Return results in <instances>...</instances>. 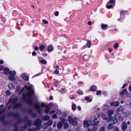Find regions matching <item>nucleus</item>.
Instances as JSON below:
<instances>
[{"label": "nucleus", "instance_id": "1", "mask_svg": "<svg viewBox=\"0 0 131 131\" xmlns=\"http://www.w3.org/2000/svg\"><path fill=\"white\" fill-rule=\"evenodd\" d=\"M25 88L29 90L26 93L24 94L23 95L22 98L23 100H25L28 104L30 105L32 104V100L30 98V96L34 94V91L30 90L31 87L25 86Z\"/></svg>", "mask_w": 131, "mask_h": 131}, {"label": "nucleus", "instance_id": "2", "mask_svg": "<svg viewBox=\"0 0 131 131\" xmlns=\"http://www.w3.org/2000/svg\"><path fill=\"white\" fill-rule=\"evenodd\" d=\"M90 121V124L93 126H97L99 124V122L97 121V118L95 116H94L91 117Z\"/></svg>", "mask_w": 131, "mask_h": 131}, {"label": "nucleus", "instance_id": "3", "mask_svg": "<svg viewBox=\"0 0 131 131\" xmlns=\"http://www.w3.org/2000/svg\"><path fill=\"white\" fill-rule=\"evenodd\" d=\"M41 120L40 119H38L35 120L34 122V125L36 126L37 129H40L41 128Z\"/></svg>", "mask_w": 131, "mask_h": 131}, {"label": "nucleus", "instance_id": "4", "mask_svg": "<svg viewBox=\"0 0 131 131\" xmlns=\"http://www.w3.org/2000/svg\"><path fill=\"white\" fill-rule=\"evenodd\" d=\"M68 119L69 123L72 124L73 125H76L77 124V121L76 118H73L70 116H69L68 117Z\"/></svg>", "mask_w": 131, "mask_h": 131}, {"label": "nucleus", "instance_id": "5", "mask_svg": "<svg viewBox=\"0 0 131 131\" xmlns=\"http://www.w3.org/2000/svg\"><path fill=\"white\" fill-rule=\"evenodd\" d=\"M12 71H11L10 72L9 75L8 76L9 79L11 80H13L15 78L14 76L16 74L15 71L14 72V74H12Z\"/></svg>", "mask_w": 131, "mask_h": 131}, {"label": "nucleus", "instance_id": "6", "mask_svg": "<svg viewBox=\"0 0 131 131\" xmlns=\"http://www.w3.org/2000/svg\"><path fill=\"white\" fill-rule=\"evenodd\" d=\"M127 127V123L126 122H123L122 124L121 127L123 130H125L126 129Z\"/></svg>", "mask_w": 131, "mask_h": 131}, {"label": "nucleus", "instance_id": "7", "mask_svg": "<svg viewBox=\"0 0 131 131\" xmlns=\"http://www.w3.org/2000/svg\"><path fill=\"white\" fill-rule=\"evenodd\" d=\"M34 107L35 108L38 110V112L39 113H40L41 112L40 110L41 107L40 106L39 103H37L35 104L34 105Z\"/></svg>", "mask_w": 131, "mask_h": 131}, {"label": "nucleus", "instance_id": "8", "mask_svg": "<svg viewBox=\"0 0 131 131\" xmlns=\"http://www.w3.org/2000/svg\"><path fill=\"white\" fill-rule=\"evenodd\" d=\"M17 100V97H15L13 99H10L9 100V101L8 102L7 104H6V106L7 105V104H8L9 103H11L12 104H13L15 102H16Z\"/></svg>", "mask_w": 131, "mask_h": 131}, {"label": "nucleus", "instance_id": "9", "mask_svg": "<svg viewBox=\"0 0 131 131\" xmlns=\"http://www.w3.org/2000/svg\"><path fill=\"white\" fill-rule=\"evenodd\" d=\"M119 103L117 101L115 102H112L110 103V105L111 106H118L119 105Z\"/></svg>", "mask_w": 131, "mask_h": 131}, {"label": "nucleus", "instance_id": "10", "mask_svg": "<svg viewBox=\"0 0 131 131\" xmlns=\"http://www.w3.org/2000/svg\"><path fill=\"white\" fill-rule=\"evenodd\" d=\"M50 117L48 115H46L41 117L42 119L44 121H47L49 120Z\"/></svg>", "mask_w": 131, "mask_h": 131}, {"label": "nucleus", "instance_id": "11", "mask_svg": "<svg viewBox=\"0 0 131 131\" xmlns=\"http://www.w3.org/2000/svg\"><path fill=\"white\" fill-rule=\"evenodd\" d=\"M3 105H0V116L3 114L5 110V109L4 108L3 110L1 111L3 108Z\"/></svg>", "mask_w": 131, "mask_h": 131}, {"label": "nucleus", "instance_id": "12", "mask_svg": "<svg viewBox=\"0 0 131 131\" xmlns=\"http://www.w3.org/2000/svg\"><path fill=\"white\" fill-rule=\"evenodd\" d=\"M83 125L85 127H88L90 126L88 121L86 120L84 121L83 122Z\"/></svg>", "mask_w": 131, "mask_h": 131}, {"label": "nucleus", "instance_id": "13", "mask_svg": "<svg viewBox=\"0 0 131 131\" xmlns=\"http://www.w3.org/2000/svg\"><path fill=\"white\" fill-rule=\"evenodd\" d=\"M3 72L6 75H8L9 73V74L10 72L9 69L7 68H5L3 71Z\"/></svg>", "mask_w": 131, "mask_h": 131}, {"label": "nucleus", "instance_id": "14", "mask_svg": "<svg viewBox=\"0 0 131 131\" xmlns=\"http://www.w3.org/2000/svg\"><path fill=\"white\" fill-rule=\"evenodd\" d=\"M53 49V47L51 45H49L48 47V51H52Z\"/></svg>", "mask_w": 131, "mask_h": 131}, {"label": "nucleus", "instance_id": "15", "mask_svg": "<svg viewBox=\"0 0 131 131\" xmlns=\"http://www.w3.org/2000/svg\"><path fill=\"white\" fill-rule=\"evenodd\" d=\"M22 78L25 81H28L29 78L25 74H23L22 75Z\"/></svg>", "mask_w": 131, "mask_h": 131}, {"label": "nucleus", "instance_id": "16", "mask_svg": "<svg viewBox=\"0 0 131 131\" xmlns=\"http://www.w3.org/2000/svg\"><path fill=\"white\" fill-rule=\"evenodd\" d=\"M8 87L10 90H12L15 88L14 86L11 83H9L8 84Z\"/></svg>", "mask_w": 131, "mask_h": 131}, {"label": "nucleus", "instance_id": "17", "mask_svg": "<svg viewBox=\"0 0 131 131\" xmlns=\"http://www.w3.org/2000/svg\"><path fill=\"white\" fill-rule=\"evenodd\" d=\"M123 108L121 106L120 107H119L117 109L116 112V114H118V113H119V112L123 111Z\"/></svg>", "mask_w": 131, "mask_h": 131}, {"label": "nucleus", "instance_id": "18", "mask_svg": "<svg viewBox=\"0 0 131 131\" xmlns=\"http://www.w3.org/2000/svg\"><path fill=\"white\" fill-rule=\"evenodd\" d=\"M101 25L102 28L103 30H105L106 29L107 27V25L104 24H101Z\"/></svg>", "mask_w": 131, "mask_h": 131}, {"label": "nucleus", "instance_id": "19", "mask_svg": "<svg viewBox=\"0 0 131 131\" xmlns=\"http://www.w3.org/2000/svg\"><path fill=\"white\" fill-rule=\"evenodd\" d=\"M21 106V104L20 103L16 104L14 106V108H17Z\"/></svg>", "mask_w": 131, "mask_h": 131}, {"label": "nucleus", "instance_id": "20", "mask_svg": "<svg viewBox=\"0 0 131 131\" xmlns=\"http://www.w3.org/2000/svg\"><path fill=\"white\" fill-rule=\"evenodd\" d=\"M114 126L113 124H110L108 125L107 128L109 129H112L113 128Z\"/></svg>", "mask_w": 131, "mask_h": 131}, {"label": "nucleus", "instance_id": "21", "mask_svg": "<svg viewBox=\"0 0 131 131\" xmlns=\"http://www.w3.org/2000/svg\"><path fill=\"white\" fill-rule=\"evenodd\" d=\"M127 92L126 91V90L125 89L120 93L121 95H122L126 94L127 93Z\"/></svg>", "mask_w": 131, "mask_h": 131}, {"label": "nucleus", "instance_id": "22", "mask_svg": "<svg viewBox=\"0 0 131 131\" xmlns=\"http://www.w3.org/2000/svg\"><path fill=\"white\" fill-rule=\"evenodd\" d=\"M108 116V118L106 120L108 121L109 122H110L112 121L114 118L112 116Z\"/></svg>", "mask_w": 131, "mask_h": 131}, {"label": "nucleus", "instance_id": "23", "mask_svg": "<svg viewBox=\"0 0 131 131\" xmlns=\"http://www.w3.org/2000/svg\"><path fill=\"white\" fill-rule=\"evenodd\" d=\"M50 109V106H48L46 107L45 111V113L46 114H48V113L49 110Z\"/></svg>", "mask_w": 131, "mask_h": 131}, {"label": "nucleus", "instance_id": "24", "mask_svg": "<svg viewBox=\"0 0 131 131\" xmlns=\"http://www.w3.org/2000/svg\"><path fill=\"white\" fill-rule=\"evenodd\" d=\"M48 125L47 122L43 124L42 126V128L44 129H46L48 126Z\"/></svg>", "mask_w": 131, "mask_h": 131}, {"label": "nucleus", "instance_id": "25", "mask_svg": "<svg viewBox=\"0 0 131 131\" xmlns=\"http://www.w3.org/2000/svg\"><path fill=\"white\" fill-rule=\"evenodd\" d=\"M69 127V124L68 123H65L64 124L63 128L66 129H67Z\"/></svg>", "mask_w": 131, "mask_h": 131}, {"label": "nucleus", "instance_id": "26", "mask_svg": "<svg viewBox=\"0 0 131 131\" xmlns=\"http://www.w3.org/2000/svg\"><path fill=\"white\" fill-rule=\"evenodd\" d=\"M113 110H108V116L112 115L113 114Z\"/></svg>", "mask_w": 131, "mask_h": 131}, {"label": "nucleus", "instance_id": "27", "mask_svg": "<svg viewBox=\"0 0 131 131\" xmlns=\"http://www.w3.org/2000/svg\"><path fill=\"white\" fill-rule=\"evenodd\" d=\"M57 126L58 129H60L62 126V123L60 122H59L57 125Z\"/></svg>", "mask_w": 131, "mask_h": 131}, {"label": "nucleus", "instance_id": "28", "mask_svg": "<svg viewBox=\"0 0 131 131\" xmlns=\"http://www.w3.org/2000/svg\"><path fill=\"white\" fill-rule=\"evenodd\" d=\"M85 100L87 101L88 102H91L92 99L89 98L88 97H86L85 98Z\"/></svg>", "mask_w": 131, "mask_h": 131}, {"label": "nucleus", "instance_id": "29", "mask_svg": "<svg viewBox=\"0 0 131 131\" xmlns=\"http://www.w3.org/2000/svg\"><path fill=\"white\" fill-rule=\"evenodd\" d=\"M27 128V126L26 125H25L23 127L21 126L20 128L21 131H22Z\"/></svg>", "mask_w": 131, "mask_h": 131}, {"label": "nucleus", "instance_id": "30", "mask_svg": "<svg viewBox=\"0 0 131 131\" xmlns=\"http://www.w3.org/2000/svg\"><path fill=\"white\" fill-rule=\"evenodd\" d=\"M96 89V88L95 86L93 85L92 86L90 89V90L92 91H95Z\"/></svg>", "mask_w": 131, "mask_h": 131}, {"label": "nucleus", "instance_id": "31", "mask_svg": "<svg viewBox=\"0 0 131 131\" xmlns=\"http://www.w3.org/2000/svg\"><path fill=\"white\" fill-rule=\"evenodd\" d=\"M101 116L104 120H106L107 119V118H106V116L104 113L101 114Z\"/></svg>", "mask_w": 131, "mask_h": 131}, {"label": "nucleus", "instance_id": "32", "mask_svg": "<svg viewBox=\"0 0 131 131\" xmlns=\"http://www.w3.org/2000/svg\"><path fill=\"white\" fill-rule=\"evenodd\" d=\"M40 62L42 64H46L47 63V61L45 60L42 59L41 60Z\"/></svg>", "mask_w": 131, "mask_h": 131}, {"label": "nucleus", "instance_id": "33", "mask_svg": "<svg viewBox=\"0 0 131 131\" xmlns=\"http://www.w3.org/2000/svg\"><path fill=\"white\" fill-rule=\"evenodd\" d=\"M91 43L90 41L87 42L86 45L87 46L88 48H90L91 47Z\"/></svg>", "mask_w": 131, "mask_h": 131}, {"label": "nucleus", "instance_id": "34", "mask_svg": "<svg viewBox=\"0 0 131 131\" xmlns=\"http://www.w3.org/2000/svg\"><path fill=\"white\" fill-rule=\"evenodd\" d=\"M72 109L73 110H75L76 109V106L75 104H72Z\"/></svg>", "mask_w": 131, "mask_h": 131}, {"label": "nucleus", "instance_id": "35", "mask_svg": "<svg viewBox=\"0 0 131 131\" xmlns=\"http://www.w3.org/2000/svg\"><path fill=\"white\" fill-rule=\"evenodd\" d=\"M47 124L48 126H51L52 124V121L51 120H50L47 122Z\"/></svg>", "mask_w": 131, "mask_h": 131}, {"label": "nucleus", "instance_id": "36", "mask_svg": "<svg viewBox=\"0 0 131 131\" xmlns=\"http://www.w3.org/2000/svg\"><path fill=\"white\" fill-rule=\"evenodd\" d=\"M8 116H10L11 115H14L15 116V115H17V116L18 115L16 114H14L12 112H10L8 113Z\"/></svg>", "mask_w": 131, "mask_h": 131}, {"label": "nucleus", "instance_id": "37", "mask_svg": "<svg viewBox=\"0 0 131 131\" xmlns=\"http://www.w3.org/2000/svg\"><path fill=\"white\" fill-rule=\"evenodd\" d=\"M115 0H110V1L107 3V5H108L109 3H111L112 4H113L115 2Z\"/></svg>", "mask_w": 131, "mask_h": 131}, {"label": "nucleus", "instance_id": "38", "mask_svg": "<svg viewBox=\"0 0 131 131\" xmlns=\"http://www.w3.org/2000/svg\"><path fill=\"white\" fill-rule=\"evenodd\" d=\"M45 48L44 46L42 45H41L39 47V49L40 50H42Z\"/></svg>", "mask_w": 131, "mask_h": 131}, {"label": "nucleus", "instance_id": "39", "mask_svg": "<svg viewBox=\"0 0 131 131\" xmlns=\"http://www.w3.org/2000/svg\"><path fill=\"white\" fill-rule=\"evenodd\" d=\"M5 116V114L3 116L0 117V120L1 121H3L4 119V118Z\"/></svg>", "mask_w": 131, "mask_h": 131}, {"label": "nucleus", "instance_id": "40", "mask_svg": "<svg viewBox=\"0 0 131 131\" xmlns=\"http://www.w3.org/2000/svg\"><path fill=\"white\" fill-rule=\"evenodd\" d=\"M32 124V121H31L30 120L28 121L27 123V125L28 126H30Z\"/></svg>", "mask_w": 131, "mask_h": 131}, {"label": "nucleus", "instance_id": "41", "mask_svg": "<svg viewBox=\"0 0 131 131\" xmlns=\"http://www.w3.org/2000/svg\"><path fill=\"white\" fill-rule=\"evenodd\" d=\"M117 116L119 118V119L120 121L121 119H122V118H121V114L119 113H118V114H117Z\"/></svg>", "mask_w": 131, "mask_h": 131}, {"label": "nucleus", "instance_id": "42", "mask_svg": "<svg viewBox=\"0 0 131 131\" xmlns=\"http://www.w3.org/2000/svg\"><path fill=\"white\" fill-rule=\"evenodd\" d=\"M114 124H115L117 122V120L116 118H115V117H114L113 120Z\"/></svg>", "mask_w": 131, "mask_h": 131}, {"label": "nucleus", "instance_id": "43", "mask_svg": "<svg viewBox=\"0 0 131 131\" xmlns=\"http://www.w3.org/2000/svg\"><path fill=\"white\" fill-rule=\"evenodd\" d=\"M36 129L35 128H29L27 131H36Z\"/></svg>", "mask_w": 131, "mask_h": 131}, {"label": "nucleus", "instance_id": "44", "mask_svg": "<svg viewBox=\"0 0 131 131\" xmlns=\"http://www.w3.org/2000/svg\"><path fill=\"white\" fill-rule=\"evenodd\" d=\"M60 120H61V122H62V123H64V122L66 121V119H65L64 118H60Z\"/></svg>", "mask_w": 131, "mask_h": 131}, {"label": "nucleus", "instance_id": "45", "mask_svg": "<svg viewBox=\"0 0 131 131\" xmlns=\"http://www.w3.org/2000/svg\"><path fill=\"white\" fill-rule=\"evenodd\" d=\"M5 93L6 95H9L10 94V91L8 90H7L6 91Z\"/></svg>", "mask_w": 131, "mask_h": 131}, {"label": "nucleus", "instance_id": "46", "mask_svg": "<svg viewBox=\"0 0 131 131\" xmlns=\"http://www.w3.org/2000/svg\"><path fill=\"white\" fill-rule=\"evenodd\" d=\"M118 45L117 43H115L114 45V47L115 49H116L118 47Z\"/></svg>", "mask_w": 131, "mask_h": 131}, {"label": "nucleus", "instance_id": "47", "mask_svg": "<svg viewBox=\"0 0 131 131\" xmlns=\"http://www.w3.org/2000/svg\"><path fill=\"white\" fill-rule=\"evenodd\" d=\"M108 5L106 6V7L108 9H110V8H113V7L112 6H110L107 5Z\"/></svg>", "mask_w": 131, "mask_h": 131}, {"label": "nucleus", "instance_id": "48", "mask_svg": "<svg viewBox=\"0 0 131 131\" xmlns=\"http://www.w3.org/2000/svg\"><path fill=\"white\" fill-rule=\"evenodd\" d=\"M42 21L45 24H47L48 23V21L47 20L43 19L42 20Z\"/></svg>", "mask_w": 131, "mask_h": 131}, {"label": "nucleus", "instance_id": "49", "mask_svg": "<svg viewBox=\"0 0 131 131\" xmlns=\"http://www.w3.org/2000/svg\"><path fill=\"white\" fill-rule=\"evenodd\" d=\"M42 55L44 57L47 56L48 54L47 53H42Z\"/></svg>", "mask_w": 131, "mask_h": 131}, {"label": "nucleus", "instance_id": "50", "mask_svg": "<svg viewBox=\"0 0 131 131\" xmlns=\"http://www.w3.org/2000/svg\"><path fill=\"white\" fill-rule=\"evenodd\" d=\"M119 129L117 127H115L113 131H119Z\"/></svg>", "mask_w": 131, "mask_h": 131}, {"label": "nucleus", "instance_id": "51", "mask_svg": "<svg viewBox=\"0 0 131 131\" xmlns=\"http://www.w3.org/2000/svg\"><path fill=\"white\" fill-rule=\"evenodd\" d=\"M105 128L103 126L102 127L100 128V131H104L105 130Z\"/></svg>", "mask_w": 131, "mask_h": 131}, {"label": "nucleus", "instance_id": "52", "mask_svg": "<svg viewBox=\"0 0 131 131\" xmlns=\"http://www.w3.org/2000/svg\"><path fill=\"white\" fill-rule=\"evenodd\" d=\"M78 93L79 94L81 95L83 94V92L81 90H79L78 92Z\"/></svg>", "mask_w": 131, "mask_h": 131}, {"label": "nucleus", "instance_id": "53", "mask_svg": "<svg viewBox=\"0 0 131 131\" xmlns=\"http://www.w3.org/2000/svg\"><path fill=\"white\" fill-rule=\"evenodd\" d=\"M101 93V91L99 90L98 91H97L96 93V94L97 95H99V94H100Z\"/></svg>", "mask_w": 131, "mask_h": 131}, {"label": "nucleus", "instance_id": "54", "mask_svg": "<svg viewBox=\"0 0 131 131\" xmlns=\"http://www.w3.org/2000/svg\"><path fill=\"white\" fill-rule=\"evenodd\" d=\"M36 116V114L35 113H32V117H35Z\"/></svg>", "mask_w": 131, "mask_h": 131}, {"label": "nucleus", "instance_id": "55", "mask_svg": "<svg viewBox=\"0 0 131 131\" xmlns=\"http://www.w3.org/2000/svg\"><path fill=\"white\" fill-rule=\"evenodd\" d=\"M20 87L19 86H18L16 87V91L17 92L18 91V90L20 89Z\"/></svg>", "mask_w": 131, "mask_h": 131}, {"label": "nucleus", "instance_id": "56", "mask_svg": "<svg viewBox=\"0 0 131 131\" xmlns=\"http://www.w3.org/2000/svg\"><path fill=\"white\" fill-rule=\"evenodd\" d=\"M52 117L53 118H57L56 114L53 115L52 116Z\"/></svg>", "mask_w": 131, "mask_h": 131}, {"label": "nucleus", "instance_id": "57", "mask_svg": "<svg viewBox=\"0 0 131 131\" xmlns=\"http://www.w3.org/2000/svg\"><path fill=\"white\" fill-rule=\"evenodd\" d=\"M97 130V128L96 127H93L92 129V131H95Z\"/></svg>", "mask_w": 131, "mask_h": 131}, {"label": "nucleus", "instance_id": "58", "mask_svg": "<svg viewBox=\"0 0 131 131\" xmlns=\"http://www.w3.org/2000/svg\"><path fill=\"white\" fill-rule=\"evenodd\" d=\"M37 53L35 51H33L32 53V54L33 56H35L36 55Z\"/></svg>", "mask_w": 131, "mask_h": 131}, {"label": "nucleus", "instance_id": "59", "mask_svg": "<svg viewBox=\"0 0 131 131\" xmlns=\"http://www.w3.org/2000/svg\"><path fill=\"white\" fill-rule=\"evenodd\" d=\"M14 130V131H19L18 130V128L17 127L15 126Z\"/></svg>", "mask_w": 131, "mask_h": 131}, {"label": "nucleus", "instance_id": "60", "mask_svg": "<svg viewBox=\"0 0 131 131\" xmlns=\"http://www.w3.org/2000/svg\"><path fill=\"white\" fill-rule=\"evenodd\" d=\"M41 105L42 107H46L45 104L43 103H42L41 104Z\"/></svg>", "mask_w": 131, "mask_h": 131}, {"label": "nucleus", "instance_id": "61", "mask_svg": "<svg viewBox=\"0 0 131 131\" xmlns=\"http://www.w3.org/2000/svg\"><path fill=\"white\" fill-rule=\"evenodd\" d=\"M59 13L58 11H56L55 12L54 14L56 16H58V15Z\"/></svg>", "mask_w": 131, "mask_h": 131}, {"label": "nucleus", "instance_id": "62", "mask_svg": "<svg viewBox=\"0 0 131 131\" xmlns=\"http://www.w3.org/2000/svg\"><path fill=\"white\" fill-rule=\"evenodd\" d=\"M34 49L36 50H37L39 49V48L37 46H35L34 47Z\"/></svg>", "mask_w": 131, "mask_h": 131}, {"label": "nucleus", "instance_id": "63", "mask_svg": "<svg viewBox=\"0 0 131 131\" xmlns=\"http://www.w3.org/2000/svg\"><path fill=\"white\" fill-rule=\"evenodd\" d=\"M24 88H23L21 89L19 91L20 94H21L24 91Z\"/></svg>", "mask_w": 131, "mask_h": 131}, {"label": "nucleus", "instance_id": "64", "mask_svg": "<svg viewBox=\"0 0 131 131\" xmlns=\"http://www.w3.org/2000/svg\"><path fill=\"white\" fill-rule=\"evenodd\" d=\"M54 72L56 74H58L59 73V71L57 70H56L54 71Z\"/></svg>", "mask_w": 131, "mask_h": 131}]
</instances>
